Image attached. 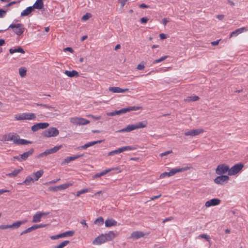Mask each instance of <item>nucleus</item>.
Here are the masks:
<instances>
[{"label":"nucleus","instance_id":"1","mask_svg":"<svg viewBox=\"0 0 248 248\" xmlns=\"http://www.w3.org/2000/svg\"><path fill=\"white\" fill-rule=\"evenodd\" d=\"M141 108V107L138 106L129 107L128 108H123L120 110L108 112L107 113V115L109 116H113L117 115H121L122 114L131 111L138 110L140 109Z\"/></svg>","mask_w":248,"mask_h":248},{"label":"nucleus","instance_id":"2","mask_svg":"<svg viewBox=\"0 0 248 248\" xmlns=\"http://www.w3.org/2000/svg\"><path fill=\"white\" fill-rule=\"evenodd\" d=\"M10 28H11L13 30V32L18 36L21 35L25 30L24 25L21 23L11 24L6 29L7 30Z\"/></svg>","mask_w":248,"mask_h":248},{"label":"nucleus","instance_id":"3","mask_svg":"<svg viewBox=\"0 0 248 248\" xmlns=\"http://www.w3.org/2000/svg\"><path fill=\"white\" fill-rule=\"evenodd\" d=\"M59 134V130L55 127H49L46 130H45L42 133L43 136L46 138L56 137Z\"/></svg>","mask_w":248,"mask_h":248},{"label":"nucleus","instance_id":"4","mask_svg":"<svg viewBox=\"0 0 248 248\" xmlns=\"http://www.w3.org/2000/svg\"><path fill=\"white\" fill-rule=\"evenodd\" d=\"M26 221V220L18 221L14 222L11 225H0V229L5 230L7 229H17L21 225L25 223Z\"/></svg>","mask_w":248,"mask_h":248},{"label":"nucleus","instance_id":"5","mask_svg":"<svg viewBox=\"0 0 248 248\" xmlns=\"http://www.w3.org/2000/svg\"><path fill=\"white\" fill-rule=\"evenodd\" d=\"M70 122L76 125H86L90 123V121L81 117H74L70 119Z\"/></svg>","mask_w":248,"mask_h":248},{"label":"nucleus","instance_id":"6","mask_svg":"<svg viewBox=\"0 0 248 248\" xmlns=\"http://www.w3.org/2000/svg\"><path fill=\"white\" fill-rule=\"evenodd\" d=\"M34 151V150L33 148H31L29 151L24 153L23 154L14 156V158L17 159L19 162L26 160L29 156H31L32 155Z\"/></svg>","mask_w":248,"mask_h":248},{"label":"nucleus","instance_id":"7","mask_svg":"<svg viewBox=\"0 0 248 248\" xmlns=\"http://www.w3.org/2000/svg\"><path fill=\"white\" fill-rule=\"evenodd\" d=\"M62 145L56 146L54 147L46 150L44 152L39 154L37 156L38 158L43 157L44 156H46L48 155L52 154L57 152L59 150L62 148Z\"/></svg>","mask_w":248,"mask_h":248},{"label":"nucleus","instance_id":"8","mask_svg":"<svg viewBox=\"0 0 248 248\" xmlns=\"http://www.w3.org/2000/svg\"><path fill=\"white\" fill-rule=\"evenodd\" d=\"M244 167L242 163H238L233 166L231 169L229 168V175H234L238 173Z\"/></svg>","mask_w":248,"mask_h":248},{"label":"nucleus","instance_id":"9","mask_svg":"<svg viewBox=\"0 0 248 248\" xmlns=\"http://www.w3.org/2000/svg\"><path fill=\"white\" fill-rule=\"evenodd\" d=\"M229 166L225 164H222L218 165L216 169V173L218 175H222L226 173L227 171L229 172Z\"/></svg>","mask_w":248,"mask_h":248},{"label":"nucleus","instance_id":"10","mask_svg":"<svg viewBox=\"0 0 248 248\" xmlns=\"http://www.w3.org/2000/svg\"><path fill=\"white\" fill-rule=\"evenodd\" d=\"M17 120H33L36 118L35 115L32 113H24L16 116Z\"/></svg>","mask_w":248,"mask_h":248},{"label":"nucleus","instance_id":"11","mask_svg":"<svg viewBox=\"0 0 248 248\" xmlns=\"http://www.w3.org/2000/svg\"><path fill=\"white\" fill-rule=\"evenodd\" d=\"M71 185L72 184L71 183H65L57 186L49 187L48 189L51 191H57L65 189Z\"/></svg>","mask_w":248,"mask_h":248},{"label":"nucleus","instance_id":"12","mask_svg":"<svg viewBox=\"0 0 248 248\" xmlns=\"http://www.w3.org/2000/svg\"><path fill=\"white\" fill-rule=\"evenodd\" d=\"M204 130L203 129L199 128L196 129H192L187 132H185L184 135L186 136H195L199 135L203 133Z\"/></svg>","mask_w":248,"mask_h":248},{"label":"nucleus","instance_id":"13","mask_svg":"<svg viewBox=\"0 0 248 248\" xmlns=\"http://www.w3.org/2000/svg\"><path fill=\"white\" fill-rule=\"evenodd\" d=\"M49 126L47 123H39L36 124L31 126V130L33 132L37 131L40 129H45Z\"/></svg>","mask_w":248,"mask_h":248},{"label":"nucleus","instance_id":"14","mask_svg":"<svg viewBox=\"0 0 248 248\" xmlns=\"http://www.w3.org/2000/svg\"><path fill=\"white\" fill-rule=\"evenodd\" d=\"M229 177L227 175H221L217 176L214 180V182L217 184L223 185L225 182L228 181Z\"/></svg>","mask_w":248,"mask_h":248},{"label":"nucleus","instance_id":"15","mask_svg":"<svg viewBox=\"0 0 248 248\" xmlns=\"http://www.w3.org/2000/svg\"><path fill=\"white\" fill-rule=\"evenodd\" d=\"M220 203V200L217 198L212 199L207 201L205 202V206L207 207L212 206H216L218 205Z\"/></svg>","mask_w":248,"mask_h":248},{"label":"nucleus","instance_id":"16","mask_svg":"<svg viewBox=\"0 0 248 248\" xmlns=\"http://www.w3.org/2000/svg\"><path fill=\"white\" fill-rule=\"evenodd\" d=\"M105 242H106V241L105 239V236H104L103 234H102L95 238V239L93 241V244L98 245Z\"/></svg>","mask_w":248,"mask_h":248},{"label":"nucleus","instance_id":"17","mask_svg":"<svg viewBox=\"0 0 248 248\" xmlns=\"http://www.w3.org/2000/svg\"><path fill=\"white\" fill-rule=\"evenodd\" d=\"M105 236V239L106 242L112 240L116 236V235L113 231H110L107 233L103 234Z\"/></svg>","mask_w":248,"mask_h":248},{"label":"nucleus","instance_id":"18","mask_svg":"<svg viewBox=\"0 0 248 248\" xmlns=\"http://www.w3.org/2000/svg\"><path fill=\"white\" fill-rule=\"evenodd\" d=\"M248 30L245 27H242L239 29H236V30L233 31L232 32L230 35V38L232 37L233 36H236L238 34H240L241 33L247 31Z\"/></svg>","mask_w":248,"mask_h":248},{"label":"nucleus","instance_id":"19","mask_svg":"<svg viewBox=\"0 0 248 248\" xmlns=\"http://www.w3.org/2000/svg\"><path fill=\"white\" fill-rule=\"evenodd\" d=\"M144 236V234L142 232L139 231H135L131 233L130 238L134 240H136L140 237H142Z\"/></svg>","mask_w":248,"mask_h":248},{"label":"nucleus","instance_id":"20","mask_svg":"<svg viewBox=\"0 0 248 248\" xmlns=\"http://www.w3.org/2000/svg\"><path fill=\"white\" fill-rule=\"evenodd\" d=\"M136 129V126L134 124H129L126 127L119 130V132H129L133 130Z\"/></svg>","mask_w":248,"mask_h":248},{"label":"nucleus","instance_id":"21","mask_svg":"<svg viewBox=\"0 0 248 248\" xmlns=\"http://www.w3.org/2000/svg\"><path fill=\"white\" fill-rule=\"evenodd\" d=\"M105 226L107 227H110L111 226H115L117 225V222L112 218H108L105 221Z\"/></svg>","mask_w":248,"mask_h":248},{"label":"nucleus","instance_id":"22","mask_svg":"<svg viewBox=\"0 0 248 248\" xmlns=\"http://www.w3.org/2000/svg\"><path fill=\"white\" fill-rule=\"evenodd\" d=\"M64 74L70 78L78 77L79 76V73L74 70L71 71L66 70L64 72Z\"/></svg>","mask_w":248,"mask_h":248},{"label":"nucleus","instance_id":"23","mask_svg":"<svg viewBox=\"0 0 248 248\" xmlns=\"http://www.w3.org/2000/svg\"><path fill=\"white\" fill-rule=\"evenodd\" d=\"M33 9H41L44 7L43 0H36L33 5L32 6Z\"/></svg>","mask_w":248,"mask_h":248},{"label":"nucleus","instance_id":"24","mask_svg":"<svg viewBox=\"0 0 248 248\" xmlns=\"http://www.w3.org/2000/svg\"><path fill=\"white\" fill-rule=\"evenodd\" d=\"M33 10L32 6L28 7L21 12V16H29Z\"/></svg>","mask_w":248,"mask_h":248},{"label":"nucleus","instance_id":"25","mask_svg":"<svg viewBox=\"0 0 248 248\" xmlns=\"http://www.w3.org/2000/svg\"><path fill=\"white\" fill-rule=\"evenodd\" d=\"M9 52L10 54H14L16 52H19L24 54L25 52L21 46H19L17 48L14 49L10 48L9 49Z\"/></svg>","mask_w":248,"mask_h":248},{"label":"nucleus","instance_id":"26","mask_svg":"<svg viewBox=\"0 0 248 248\" xmlns=\"http://www.w3.org/2000/svg\"><path fill=\"white\" fill-rule=\"evenodd\" d=\"M42 217L41 212H37L33 216L32 222L35 223L40 222Z\"/></svg>","mask_w":248,"mask_h":248},{"label":"nucleus","instance_id":"27","mask_svg":"<svg viewBox=\"0 0 248 248\" xmlns=\"http://www.w3.org/2000/svg\"><path fill=\"white\" fill-rule=\"evenodd\" d=\"M44 171L42 170H40L35 172L33 173V175L34 176V181H37L43 174Z\"/></svg>","mask_w":248,"mask_h":248},{"label":"nucleus","instance_id":"28","mask_svg":"<svg viewBox=\"0 0 248 248\" xmlns=\"http://www.w3.org/2000/svg\"><path fill=\"white\" fill-rule=\"evenodd\" d=\"M76 159V158L75 155L73 156H67L62 162L61 165H64L67 164L69 163V162H70L71 161H72Z\"/></svg>","mask_w":248,"mask_h":248},{"label":"nucleus","instance_id":"29","mask_svg":"<svg viewBox=\"0 0 248 248\" xmlns=\"http://www.w3.org/2000/svg\"><path fill=\"white\" fill-rule=\"evenodd\" d=\"M174 174H174V172L173 170V169H172L169 172H164L161 173L160 174L159 177L160 178H164L166 177V176L170 177V176H172Z\"/></svg>","mask_w":248,"mask_h":248},{"label":"nucleus","instance_id":"30","mask_svg":"<svg viewBox=\"0 0 248 248\" xmlns=\"http://www.w3.org/2000/svg\"><path fill=\"white\" fill-rule=\"evenodd\" d=\"M15 142H16L17 145H26L31 144L32 142L24 139H19L18 140H16Z\"/></svg>","mask_w":248,"mask_h":248},{"label":"nucleus","instance_id":"31","mask_svg":"<svg viewBox=\"0 0 248 248\" xmlns=\"http://www.w3.org/2000/svg\"><path fill=\"white\" fill-rule=\"evenodd\" d=\"M135 125L136 126V129L144 128L147 126V122L146 121H144L138 122L135 124Z\"/></svg>","mask_w":248,"mask_h":248},{"label":"nucleus","instance_id":"32","mask_svg":"<svg viewBox=\"0 0 248 248\" xmlns=\"http://www.w3.org/2000/svg\"><path fill=\"white\" fill-rule=\"evenodd\" d=\"M21 170L20 169H15L12 172L6 174V176H7L9 177H15L18 174V173L20 172Z\"/></svg>","mask_w":248,"mask_h":248},{"label":"nucleus","instance_id":"33","mask_svg":"<svg viewBox=\"0 0 248 248\" xmlns=\"http://www.w3.org/2000/svg\"><path fill=\"white\" fill-rule=\"evenodd\" d=\"M34 179L31 177L30 176H28L26 177L25 180L21 183H20V185H30L31 182H33Z\"/></svg>","mask_w":248,"mask_h":248},{"label":"nucleus","instance_id":"34","mask_svg":"<svg viewBox=\"0 0 248 248\" xmlns=\"http://www.w3.org/2000/svg\"><path fill=\"white\" fill-rule=\"evenodd\" d=\"M75 233V232L73 231H69L65 232H64L60 233L61 238L64 237L66 236H72Z\"/></svg>","mask_w":248,"mask_h":248},{"label":"nucleus","instance_id":"35","mask_svg":"<svg viewBox=\"0 0 248 248\" xmlns=\"http://www.w3.org/2000/svg\"><path fill=\"white\" fill-rule=\"evenodd\" d=\"M108 90L109 92L114 93H121V88L119 87H110Z\"/></svg>","mask_w":248,"mask_h":248},{"label":"nucleus","instance_id":"36","mask_svg":"<svg viewBox=\"0 0 248 248\" xmlns=\"http://www.w3.org/2000/svg\"><path fill=\"white\" fill-rule=\"evenodd\" d=\"M199 99V97L198 96H188L185 100V101L186 102H191V101H196Z\"/></svg>","mask_w":248,"mask_h":248},{"label":"nucleus","instance_id":"37","mask_svg":"<svg viewBox=\"0 0 248 248\" xmlns=\"http://www.w3.org/2000/svg\"><path fill=\"white\" fill-rule=\"evenodd\" d=\"M94 223L98 226H101L104 223V218L102 217H100L95 220Z\"/></svg>","mask_w":248,"mask_h":248},{"label":"nucleus","instance_id":"38","mask_svg":"<svg viewBox=\"0 0 248 248\" xmlns=\"http://www.w3.org/2000/svg\"><path fill=\"white\" fill-rule=\"evenodd\" d=\"M121 153L125 151H128V150H133L136 149V148L133 146H124L120 148Z\"/></svg>","mask_w":248,"mask_h":248},{"label":"nucleus","instance_id":"39","mask_svg":"<svg viewBox=\"0 0 248 248\" xmlns=\"http://www.w3.org/2000/svg\"><path fill=\"white\" fill-rule=\"evenodd\" d=\"M27 70L25 67H20L19 69V73L21 77H24L26 75Z\"/></svg>","mask_w":248,"mask_h":248},{"label":"nucleus","instance_id":"40","mask_svg":"<svg viewBox=\"0 0 248 248\" xmlns=\"http://www.w3.org/2000/svg\"><path fill=\"white\" fill-rule=\"evenodd\" d=\"M69 243H70L69 241L65 240V241L62 242L58 246H56V248H63L65 246H67Z\"/></svg>","mask_w":248,"mask_h":248},{"label":"nucleus","instance_id":"41","mask_svg":"<svg viewBox=\"0 0 248 248\" xmlns=\"http://www.w3.org/2000/svg\"><path fill=\"white\" fill-rule=\"evenodd\" d=\"M102 141H103V140L94 141L88 142L85 144L86 145L87 148H88V147H91L92 146H93L96 144L100 143L102 142Z\"/></svg>","mask_w":248,"mask_h":248},{"label":"nucleus","instance_id":"42","mask_svg":"<svg viewBox=\"0 0 248 248\" xmlns=\"http://www.w3.org/2000/svg\"><path fill=\"white\" fill-rule=\"evenodd\" d=\"M121 153V149H120V148H118V149L117 150H113V151H112L111 152H109L108 155V156H110V155H113L115 154H120Z\"/></svg>","mask_w":248,"mask_h":248},{"label":"nucleus","instance_id":"43","mask_svg":"<svg viewBox=\"0 0 248 248\" xmlns=\"http://www.w3.org/2000/svg\"><path fill=\"white\" fill-rule=\"evenodd\" d=\"M188 169H189L188 167H184V168H179V169H173V170L174 172V174H175L177 172L186 171V170H187Z\"/></svg>","mask_w":248,"mask_h":248},{"label":"nucleus","instance_id":"44","mask_svg":"<svg viewBox=\"0 0 248 248\" xmlns=\"http://www.w3.org/2000/svg\"><path fill=\"white\" fill-rule=\"evenodd\" d=\"M36 105L37 106H42V107H44L45 108H49L50 110H55V108H54L52 107V106H49V105H47L46 104H39V103H37L36 104Z\"/></svg>","mask_w":248,"mask_h":248},{"label":"nucleus","instance_id":"45","mask_svg":"<svg viewBox=\"0 0 248 248\" xmlns=\"http://www.w3.org/2000/svg\"><path fill=\"white\" fill-rule=\"evenodd\" d=\"M89 191V189H87V188H86V189H83L81 190H79V191H78L77 192V194H76V196L78 197L81 194H84L86 192H88V191Z\"/></svg>","mask_w":248,"mask_h":248},{"label":"nucleus","instance_id":"46","mask_svg":"<svg viewBox=\"0 0 248 248\" xmlns=\"http://www.w3.org/2000/svg\"><path fill=\"white\" fill-rule=\"evenodd\" d=\"M199 237L205 239L207 241L209 242L210 241V237L209 236V235H207L206 234H200Z\"/></svg>","mask_w":248,"mask_h":248},{"label":"nucleus","instance_id":"47","mask_svg":"<svg viewBox=\"0 0 248 248\" xmlns=\"http://www.w3.org/2000/svg\"><path fill=\"white\" fill-rule=\"evenodd\" d=\"M13 135L12 133H9L7 135H5L4 139L6 141L12 140L14 139L13 138Z\"/></svg>","mask_w":248,"mask_h":248},{"label":"nucleus","instance_id":"48","mask_svg":"<svg viewBox=\"0 0 248 248\" xmlns=\"http://www.w3.org/2000/svg\"><path fill=\"white\" fill-rule=\"evenodd\" d=\"M167 57H168V56H165L162 57L160 59L155 60L153 63L155 64L156 63L161 62L164 61Z\"/></svg>","mask_w":248,"mask_h":248},{"label":"nucleus","instance_id":"49","mask_svg":"<svg viewBox=\"0 0 248 248\" xmlns=\"http://www.w3.org/2000/svg\"><path fill=\"white\" fill-rule=\"evenodd\" d=\"M114 169H115V170H119V168H116L115 169H107V170H103L102 172H101V174H102V176L105 175L106 174H107V173H108V172L112 170H114Z\"/></svg>","mask_w":248,"mask_h":248},{"label":"nucleus","instance_id":"50","mask_svg":"<svg viewBox=\"0 0 248 248\" xmlns=\"http://www.w3.org/2000/svg\"><path fill=\"white\" fill-rule=\"evenodd\" d=\"M114 169H115V170H119V168H116L115 169H107V170H103L102 172H101V174H102V176L105 175L106 174H107V173H108V172L112 170H114Z\"/></svg>","mask_w":248,"mask_h":248},{"label":"nucleus","instance_id":"51","mask_svg":"<svg viewBox=\"0 0 248 248\" xmlns=\"http://www.w3.org/2000/svg\"><path fill=\"white\" fill-rule=\"evenodd\" d=\"M145 67L144 62H142L140 64H139L137 67V69L139 70H143Z\"/></svg>","mask_w":248,"mask_h":248},{"label":"nucleus","instance_id":"52","mask_svg":"<svg viewBox=\"0 0 248 248\" xmlns=\"http://www.w3.org/2000/svg\"><path fill=\"white\" fill-rule=\"evenodd\" d=\"M32 231V229L31 228V227L28 228V229L25 230L23 232H22L20 233V235H22L23 234H25L26 233H29Z\"/></svg>","mask_w":248,"mask_h":248},{"label":"nucleus","instance_id":"53","mask_svg":"<svg viewBox=\"0 0 248 248\" xmlns=\"http://www.w3.org/2000/svg\"><path fill=\"white\" fill-rule=\"evenodd\" d=\"M92 15L90 13H87L82 17V20L86 21L91 17Z\"/></svg>","mask_w":248,"mask_h":248},{"label":"nucleus","instance_id":"54","mask_svg":"<svg viewBox=\"0 0 248 248\" xmlns=\"http://www.w3.org/2000/svg\"><path fill=\"white\" fill-rule=\"evenodd\" d=\"M7 12V10H5L0 8V18H2L5 16Z\"/></svg>","mask_w":248,"mask_h":248},{"label":"nucleus","instance_id":"55","mask_svg":"<svg viewBox=\"0 0 248 248\" xmlns=\"http://www.w3.org/2000/svg\"><path fill=\"white\" fill-rule=\"evenodd\" d=\"M13 138L14 139L12 140H13V142L14 144H16V142H15L16 140H19V136L17 134H15L13 135Z\"/></svg>","mask_w":248,"mask_h":248},{"label":"nucleus","instance_id":"56","mask_svg":"<svg viewBox=\"0 0 248 248\" xmlns=\"http://www.w3.org/2000/svg\"><path fill=\"white\" fill-rule=\"evenodd\" d=\"M128 1V0H118V2L121 5V8H123L125 3Z\"/></svg>","mask_w":248,"mask_h":248},{"label":"nucleus","instance_id":"57","mask_svg":"<svg viewBox=\"0 0 248 248\" xmlns=\"http://www.w3.org/2000/svg\"><path fill=\"white\" fill-rule=\"evenodd\" d=\"M87 116L88 117H91L93 119L96 120H100L101 118V117L100 116H95L92 114H89V115H87Z\"/></svg>","mask_w":248,"mask_h":248},{"label":"nucleus","instance_id":"58","mask_svg":"<svg viewBox=\"0 0 248 248\" xmlns=\"http://www.w3.org/2000/svg\"><path fill=\"white\" fill-rule=\"evenodd\" d=\"M148 20H149V18H147V17H143L141 18H140V22L142 24L146 23Z\"/></svg>","mask_w":248,"mask_h":248},{"label":"nucleus","instance_id":"59","mask_svg":"<svg viewBox=\"0 0 248 248\" xmlns=\"http://www.w3.org/2000/svg\"><path fill=\"white\" fill-rule=\"evenodd\" d=\"M64 51H69L70 52L73 53L74 52V50L72 47H67L63 49Z\"/></svg>","mask_w":248,"mask_h":248},{"label":"nucleus","instance_id":"60","mask_svg":"<svg viewBox=\"0 0 248 248\" xmlns=\"http://www.w3.org/2000/svg\"><path fill=\"white\" fill-rule=\"evenodd\" d=\"M172 153V151L171 150H170V151H166L165 152H164V153H162L160 154V156H165V155H167L170 153Z\"/></svg>","mask_w":248,"mask_h":248},{"label":"nucleus","instance_id":"61","mask_svg":"<svg viewBox=\"0 0 248 248\" xmlns=\"http://www.w3.org/2000/svg\"><path fill=\"white\" fill-rule=\"evenodd\" d=\"M61 238L60 234L56 235H53L50 237L51 239L52 240H55Z\"/></svg>","mask_w":248,"mask_h":248},{"label":"nucleus","instance_id":"62","mask_svg":"<svg viewBox=\"0 0 248 248\" xmlns=\"http://www.w3.org/2000/svg\"><path fill=\"white\" fill-rule=\"evenodd\" d=\"M159 37L160 39L164 40L167 38V35L164 33H161L159 34Z\"/></svg>","mask_w":248,"mask_h":248},{"label":"nucleus","instance_id":"63","mask_svg":"<svg viewBox=\"0 0 248 248\" xmlns=\"http://www.w3.org/2000/svg\"><path fill=\"white\" fill-rule=\"evenodd\" d=\"M102 176V174L100 172V173H97L95 174V175H93L92 177H93V179H95L96 178L100 177H101Z\"/></svg>","mask_w":248,"mask_h":248},{"label":"nucleus","instance_id":"64","mask_svg":"<svg viewBox=\"0 0 248 248\" xmlns=\"http://www.w3.org/2000/svg\"><path fill=\"white\" fill-rule=\"evenodd\" d=\"M139 7L141 8H147L149 7V6L144 3H141L139 5Z\"/></svg>","mask_w":248,"mask_h":248}]
</instances>
